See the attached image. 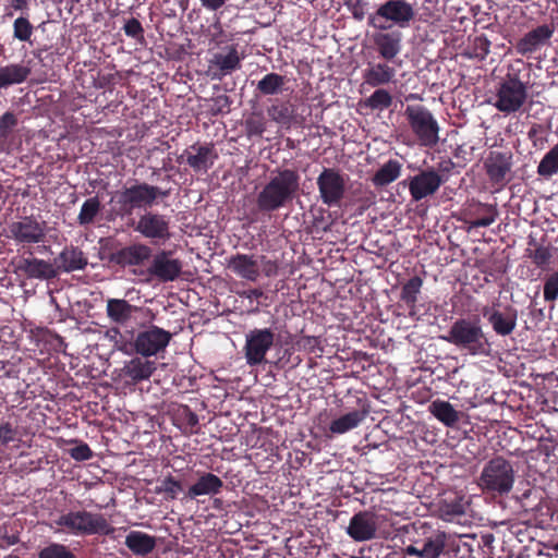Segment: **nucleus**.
Listing matches in <instances>:
<instances>
[{
    "instance_id": "f704fd0d",
    "label": "nucleus",
    "mask_w": 558,
    "mask_h": 558,
    "mask_svg": "<svg viewBox=\"0 0 558 558\" xmlns=\"http://www.w3.org/2000/svg\"><path fill=\"white\" fill-rule=\"evenodd\" d=\"M402 170V165L396 159H389L373 175L372 182L375 186H386L396 181Z\"/></svg>"
},
{
    "instance_id": "72a5a7b5",
    "label": "nucleus",
    "mask_w": 558,
    "mask_h": 558,
    "mask_svg": "<svg viewBox=\"0 0 558 558\" xmlns=\"http://www.w3.org/2000/svg\"><path fill=\"white\" fill-rule=\"evenodd\" d=\"M366 411L354 410L349 412L336 420H333L329 425V430L332 434H344L355 427H357L366 417Z\"/></svg>"
},
{
    "instance_id": "5fc2aeb1",
    "label": "nucleus",
    "mask_w": 558,
    "mask_h": 558,
    "mask_svg": "<svg viewBox=\"0 0 558 558\" xmlns=\"http://www.w3.org/2000/svg\"><path fill=\"white\" fill-rule=\"evenodd\" d=\"M123 31L128 37H131L140 43L144 41V28L137 19L132 17L128 20L123 26Z\"/></svg>"
},
{
    "instance_id": "a878e982",
    "label": "nucleus",
    "mask_w": 558,
    "mask_h": 558,
    "mask_svg": "<svg viewBox=\"0 0 558 558\" xmlns=\"http://www.w3.org/2000/svg\"><path fill=\"white\" fill-rule=\"evenodd\" d=\"M225 484L222 480L214 473L203 472L197 481L192 484L186 493V497L195 499L199 496H215L221 493Z\"/></svg>"
},
{
    "instance_id": "9d476101",
    "label": "nucleus",
    "mask_w": 558,
    "mask_h": 558,
    "mask_svg": "<svg viewBox=\"0 0 558 558\" xmlns=\"http://www.w3.org/2000/svg\"><path fill=\"white\" fill-rule=\"evenodd\" d=\"M277 335L271 328H254L245 335L243 348L246 363L250 366L266 362L267 352L274 347Z\"/></svg>"
},
{
    "instance_id": "09e8293b",
    "label": "nucleus",
    "mask_w": 558,
    "mask_h": 558,
    "mask_svg": "<svg viewBox=\"0 0 558 558\" xmlns=\"http://www.w3.org/2000/svg\"><path fill=\"white\" fill-rule=\"evenodd\" d=\"M178 418L185 425V432L197 433L199 420L197 414L189 405L179 409Z\"/></svg>"
},
{
    "instance_id": "680f3d73",
    "label": "nucleus",
    "mask_w": 558,
    "mask_h": 558,
    "mask_svg": "<svg viewBox=\"0 0 558 558\" xmlns=\"http://www.w3.org/2000/svg\"><path fill=\"white\" fill-rule=\"evenodd\" d=\"M442 511L452 518L459 517L465 512L464 505L462 502L447 504L445 505Z\"/></svg>"
},
{
    "instance_id": "b1692460",
    "label": "nucleus",
    "mask_w": 558,
    "mask_h": 558,
    "mask_svg": "<svg viewBox=\"0 0 558 558\" xmlns=\"http://www.w3.org/2000/svg\"><path fill=\"white\" fill-rule=\"evenodd\" d=\"M373 43L379 56L387 60H393L401 51L402 35L398 31H379L373 34Z\"/></svg>"
},
{
    "instance_id": "49530a36",
    "label": "nucleus",
    "mask_w": 558,
    "mask_h": 558,
    "mask_svg": "<svg viewBox=\"0 0 558 558\" xmlns=\"http://www.w3.org/2000/svg\"><path fill=\"white\" fill-rule=\"evenodd\" d=\"M478 211H483L484 215L470 220V228L488 227L495 222L498 211L494 205L480 204Z\"/></svg>"
},
{
    "instance_id": "2eb2a0df",
    "label": "nucleus",
    "mask_w": 558,
    "mask_h": 558,
    "mask_svg": "<svg viewBox=\"0 0 558 558\" xmlns=\"http://www.w3.org/2000/svg\"><path fill=\"white\" fill-rule=\"evenodd\" d=\"M218 154L213 143L204 145L195 143L189 146L183 153L178 156L179 163L185 162L195 172L206 173L215 163Z\"/></svg>"
},
{
    "instance_id": "423d86ee",
    "label": "nucleus",
    "mask_w": 558,
    "mask_h": 558,
    "mask_svg": "<svg viewBox=\"0 0 558 558\" xmlns=\"http://www.w3.org/2000/svg\"><path fill=\"white\" fill-rule=\"evenodd\" d=\"M415 17L414 7L405 0H387L368 15L367 24L378 31H387L393 25L405 28Z\"/></svg>"
},
{
    "instance_id": "e433bc0d",
    "label": "nucleus",
    "mask_w": 558,
    "mask_h": 558,
    "mask_svg": "<svg viewBox=\"0 0 558 558\" xmlns=\"http://www.w3.org/2000/svg\"><path fill=\"white\" fill-rule=\"evenodd\" d=\"M19 269L29 278H50L54 275L51 265L38 258H24L21 260Z\"/></svg>"
},
{
    "instance_id": "79ce46f5",
    "label": "nucleus",
    "mask_w": 558,
    "mask_h": 558,
    "mask_svg": "<svg viewBox=\"0 0 558 558\" xmlns=\"http://www.w3.org/2000/svg\"><path fill=\"white\" fill-rule=\"evenodd\" d=\"M101 203L98 196L87 198L80 210L77 222L80 226H89L94 223L95 218L100 213Z\"/></svg>"
},
{
    "instance_id": "a18cd8bd",
    "label": "nucleus",
    "mask_w": 558,
    "mask_h": 558,
    "mask_svg": "<svg viewBox=\"0 0 558 558\" xmlns=\"http://www.w3.org/2000/svg\"><path fill=\"white\" fill-rule=\"evenodd\" d=\"M471 555V547L461 539L447 536L446 547L442 558H469Z\"/></svg>"
},
{
    "instance_id": "37998d69",
    "label": "nucleus",
    "mask_w": 558,
    "mask_h": 558,
    "mask_svg": "<svg viewBox=\"0 0 558 558\" xmlns=\"http://www.w3.org/2000/svg\"><path fill=\"white\" fill-rule=\"evenodd\" d=\"M393 98L391 94L384 88H377L369 97L362 101L364 108L371 110H386L392 105Z\"/></svg>"
},
{
    "instance_id": "4be33fe9",
    "label": "nucleus",
    "mask_w": 558,
    "mask_h": 558,
    "mask_svg": "<svg viewBox=\"0 0 558 558\" xmlns=\"http://www.w3.org/2000/svg\"><path fill=\"white\" fill-rule=\"evenodd\" d=\"M555 32L554 25H539L527 32L515 45L517 52L525 56L536 51L553 37Z\"/></svg>"
},
{
    "instance_id": "5701e85b",
    "label": "nucleus",
    "mask_w": 558,
    "mask_h": 558,
    "mask_svg": "<svg viewBox=\"0 0 558 558\" xmlns=\"http://www.w3.org/2000/svg\"><path fill=\"white\" fill-rule=\"evenodd\" d=\"M229 269L238 277L255 282L260 275L259 264L255 255L238 253L228 262Z\"/></svg>"
},
{
    "instance_id": "20e7f679",
    "label": "nucleus",
    "mask_w": 558,
    "mask_h": 558,
    "mask_svg": "<svg viewBox=\"0 0 558 558\" xmlns=\"http://www.w3.org/2000/svg\"><path fill=\"white\" fill-rule=\"evenodd\" d=\"M445 339L473 356H488L492 352V343L483 331L478 318H458Z\"/></svg>"
},
{
    "instance_id": "8fccbe9b",
    "label": "nucleus",
    "mask_w": 558,
    "mask_h": 558,
    "mask_svg": "<svg viewBox=\"0 0 558 558\" xmlns=\"http://www.w3.org/2000/svg\"><path fill=\"white\" fill-rule=\"evenodd\" d=\"M33 25L28 19L20 16L13 23V35L21 41H28L33 34Z\"/></svg>"
},
{
    "instance_id": "6ab92c4d",
    "label": "nucleus",
    "mask_w": 558,
    "mask_h": 558,
    "mask_svg": "<svg viewBox=\"0 0 558 558\" xmlns=\"http://www.w3.org/2000/svg\"><path fill=\"white\" fill-rule=\"evenodd\" d=\"M377 529V514L368 510H363L351 517L345 532L355 542H366L376 537Z\"/></svg>"
},
{
    "instance_id": "473e14b6",
    "label": "nucleus",
    "mask_w": 558,
    "mask_h": 558,
    "mask_svg": "<svg viewBox=\"0 0 558 558\" xmlns=\"http://www.w3.org/2000/svg\"><path fill=\"white\" fill-rule=\"evenodd\" d=\"M269 119L280 125L290 126L295 117V107L289 100L272 99L267 108Z\"/></svg>"
},
{
    "instance_id": "cd10ccee",
    "label": "nucleus",
    "mask_w": 558,
    "mask_h": 558,
    "mask_svg": "<svg viewBox=\"0 0 558 558\" xmlns=\"http://www.w3.org/2000/svg\"><path fill=\"white\" fill-rule=\"evenodd\" d=\"M157 369L154 361L136 356L125 363L123 374L134 383L147 380Z\"/></svg>"
},
{
    "instance_id": "052dcab7",
    "label": "nucleus",
    "mask_w": 558,
    "mask_h": 558,
    "mask_svg": "<svg viewBox=\"0 0 558 558\" xmlns=\"http://www.w3.org/2000/svg\"><path fill=\"white\" fill-rule=\"evenodd\" d=\"M544 131V126L538 123H534L527 132V137L532 142L534 147H543L545 138L541 136Z\"/></svg>"
},
{
    "instance_id": "393cba45",
    "label": "nucleus",
    "mask_w": 558,
    "mask_h": 558,
    "mask_svg": "<svg viewBox=\"0 0 558 558\" xmlns=\"http://www.w3.org/2000/svg\"><path fill=\"white\" fill-rule=\"evenodd\" d=\"M54 264L63 272H73L85 269L88 258L80 247L69 245L54 258Z\"/></svg>"
},
{
    "instance_id": "f8f14e48",
    "label": "nucleus",
    "mask_w": 558,
    "mask_h": 558,
    "mask_svg": "<svg viewBox=\"0 0 558 558\" xmlns=\"http://www.w3.org/2000/svg\"><path fill=\"white\" fill-rule=\"evenodd\" d=\"M447 536L442 531L426 529L422 537L404 548V553L416 558H442Z\"/></svg>"
},
{
    "instance_id": "a19ab883",
    "label": "nucleus",
    "mask_w": 558,
    "mask_h": 558,
    "mask_svg": "<svg viewBox=\"0 0 558 558\" xmlns=\"http://www.w3.org/2000/svg\"><path fill=\"white\" fill-rule=\"evenodd\" d=\"M530 245H534V250H526L527 257L531 258L532 263L541 269H546L553 258V247L550 245H543L536 243L534 240L530 242Z\"/></svg>"
},
{
    "instance_id": "603ef678",
    "label": "nucleus",
    "mask_w": 558,
    "mask_h": 558,
    "mask_svg": "<svg viewBox=\"0 0 558 558\" xmlns=\"http://www.w3.org/2000/svg\"><path fill=\"white\" fill-rule=\"evenodd\" d=\"M433 168H434V173H436L440 178L441 184H444L451 177V174L456 168V163L449 157H440L436 163V167H433Z\"/></svg>"
},
{
    "instance_id": "f3484780",
    "label": "nucleus",
    "mask_w": 558,
    "mask_h": 558,
    "mask_svg": "<svg viewBox=\"0 0 558 558\" xmlns=\"http://www.w3.org/2000/svg\"><path fill=\"white\" fill-rule=\"evenodd\" d=\"M407 184L413 202H420L426 197L434 195L442 185L440 178L434 173V168L421 170L417 174L410 177Z\"/></svg>"
},
{
    "instance_id": "39448f33",
    "label": "nucleus",
    "mask_w": 558,
    "mask_h": 558,
    "mask_svg": "<svg viewBox=\"0 0 558 558\" xmlns=\"http://www.w3.org/2000/svg\"><path fill=\"white\" fill-rule=\"evenodd\" d=\"M529 98L527 83L522 82L518 73H507L496 85L490 104L508 116L521 111Z\"/></svg>"
},
{
    "instance_id": "864d4df0",
    "label": "nucleus",
    "mask_w": 558,
    "mask_h": 558,
    "mask_svg": "<svg viewBox=\"0 0 558 558\" xmlns=\"http://www.w3.org/2000/svg\"><path fill=\"white\" fill-rule=\"evenodd\" d=\"M245 130L248 136H262L266 131V122L259 114H253L245 121Z\"/></svg>"
},
{
    "instance_id": "69168bd1",
    "label": "nucleus",
    "mask_w": 558,
    "mask_h": 558,
    "mask_svg": "<svg viewBox=\"0 0 558 558\" xmlns=\"http://www.w3.org/2000/svg\"><path fill=\"white\" fill-rule=\"evenodd\" d=\"M3 544H0V548H7L9 546H13L20 542V538L15 534H5L1 537Z\"/></svg>"
},
{
    "instance_id": "6e6d98bb",
    "label": "nucleus",
    "mask_w": 558,
    "mask_h": 558,
    "mask_svg": "<svg viewBox=\"0 0 558 558\" xmlns=\"http://www.w3.org/2000/svg\"><path fill=\"white\" fill-rule=\"evenodd\" d=\"M490 52V41L485 36L474 38L472 54L478 60H484Z\"/></svg>"
},
{
    "instance_id": "f03ea898",
    "label": "nucleus",
    "mask_w": 558,
    "mask_h": 558,
    "mask_svg": "<svg viewBox=\"0 0 558 558\" xmlns=\"http://www.w3.org/2000/svg\"><path fill=\"white\" fill-rule=\"evenodd\" d=\"M301 175L291 168L271 171L268 181L256 195V206L260 213H274L288 206L300 191Z\"/></svg>"
},
{
    "instance_id": "a211bd4d",
    "label": "nucleus",
    "mask_w": 558,
    "mask_h": 558,
    "mask_svg": "<svg viewBox=\"0 0 558 558\" xmlns=\"http://www.w3.org/2000/svg\"><path fill=\"white\" fill-rule=\"evenodd\" d=\"M170 251H159L153 256L147 272L160 282H170L177 280L182 271V262L171 257Z\"/></svg>"
},
{
    "instance_id": "dca6fc26",
    "label": "nucleus",
    "mask_w": 558,
    "mask_h": 558,
    "mask_svg": "<svg viewBox=\"0 0 558 558\" xmlns=\"http://www.w3.org/2000/svg\"><path fill=\"white\" fill-rule=\"evenodd\" d=\"M513 166L511 150H490L484 161V169L489 181L495 185L504 186L509 182L508 175Z\"/></svg>"
},
{
    "instance_id": "13d9d810",
    "label": "nucleus",
    "mask_w": 558,
    "mask_h": 558,
    "mask_svg": "<svg viewBox=\"0 0 558 558\" xmlns=\"http://www.w3.org/2000/svg\"><path fill=\"white\" fill-rule=\"evenodd\" d=\"M70 456L76 461H86L93 457V451L85 442H80L74 448L70 449Z\"/></svg>"
},
{
    "instance_id": "0eeeda50",
    "label": "nucleus",
    "mask_w": 558,
    "mask_h": 558,
    "mask_svg": "<svg viewBox=\"0 0 558 558\" xmlns=\"http://www.w3.org/2000/svg\"><path fill=\"white\" fill-rule=\"evenodd\" d=\"M54 524L73 535H109L113 532V527L102 514L86 510L64 513L54 521Z\"/></svg>"
},
{
    "instance_id": "c9c22d12",
    "label": "nucleus",
    "mask_w": 558,
    "mask_h": 558,
    "mask_svg": "<svg viewBox=\"0 0 558 558\" xmlns=\"http://www.w3.org/2000/svg\"><path fill=\"white\" fill-rule=\"evenodd\" d=\"M423 286V279L418 276L410 278L401 288L400 300L407 305L410 315L416 312L418 294Z\"/></svg>"
},
{
    "instance_id": "58836bf2",
    "label": "nucleus",
    "mask_w": 558,
    "mask_h": 558,
    "mask_svg": "<svg viewBox=\"0 0 558 558\" xmlns=\"http://www.w3.org/2000/svg\"><path fill=\"white\" fill-rule=\"evenodd\" d=\"M430 413L446 426H454L459 422V412L444 400H435L429 405Z\"/></svg>"
},
{
    "instance_id": "4468645a",
    "label": "nucleus",
    "mask_w": 558,
    "mask_h": 558,
    "mask_svg": "<svg viewBox=\"0 0 558 558\" xmlns=\"http://www.w3.org/2000/svg\"><path fill=\"white\" fill-rule=\"evenodd\" d=\"M10 236L23 246L44 243L47 233V223L34 216L22 217L9 226Z\"/></svg>"
},
{
    "instance_id": "c756f323",
    "label": "nucleus",
    "mask_w": 558,
    "mask_h": 558,
    "mask_svg": "<svg viewBox=\"0 0 558 558\" xmlns=\"http://www.w3.org/2000/svg\"><path fill=\"white\" fill-rule=\"evenodd\" d=\"M395 75L396 70L392 66L387 63L379 62L369 64V66L364 71L363 78L365 84L372 87H378L392 82Z\"/></svg>"
},
{
    "instance_id": "c85d7f7f",
    "label": "nucleus",
    "mask_w": 558,
    "mask_h": 558,
    "mask_svg": "<svg viewBox=\"0 0 558 558\" xmlns=\"http://www.w3.org/2000/svg\"><path fill=\"white\" fill-rule=\"evenodd\" d=\"M211 66L216 70L214 76L221 78L241 68V58L235 46H231L227 54L216 53L211 60Z\"/></svg>"
},
{
    "instance_id": "f257e3e1",
    "label": "nucleus",
    "mask_w": 558,
    "mask_h": 558,
    "mask_svg": "<svg viewBox=\"0 0 558 558\" xmlns=\"http://www.w3.org/2000/svg\"><path fill=\"white\" fill-rule=\"evenodd\" d=\"M169 192L156 185L137 180L129 181L120 190H117L110 197L107 219H117L131 222L136 210L147 209L157 204L158 199L168 197Z\"/></svg>"
},
{
    "instance_id": "9b49d317",
    "label": "nucleus",
    "mask_w": 558,
    "mask_h": 558,
    "mask_svg": "<svg viewBox=\"0 0 558 558\" xmlns=\"http://www.w3.org/2000/svg\"><path fill=\"white\" fill-rule=\"evenodd\" d=\"M316 184L323 204L338 207L345 195V178L336 168H324L317 177Z\"/></svg>"
},
{
    "instance_id": "c03bdc74",
    "label": "nucleus",
    "mask_w": 558,
    "mask_h": 558,
    "mask_svg": "<svg viewBox=\"0 0 558 558\" xmlns=\"http://www.w3.org/2000/svg\"><path fill=\"white\" fill-rule=\"evenodd\" d=\"M183 487L180 481L172 475H168L158 482L155 492L163 495L166 500H173L182 492Z\"/></svg>"
},
{
    "instance_id": "bb28decb",
    "label": "nucleus",
    "mask_w": 558,
    "mask_h": 558,
    "mask_svg": "<svg viewBox=\"0 0 558 558\" xmlns=\"http://www.w3.org/2000/svg\"><path fill=\"white\" fill-rule=\"evenodd\" d=\"M137 310L136 306L130 304L124 299H108L106 305L107 317L112 324L118 326H126L133 313Z\"/></svg>"
},
{
    "instance_id": "7ed1b4c3",
    "label": "nucleus",
    "mask_w": 558,
    "mask_h": 558,
    "mask_svg": "<svg viewBox=\"0 0 558 558\" xmlns=\"http://www.w3.org/2000/svg\"><path fill=\"white\" fill-rule=\"evenodd\" d=\"M515 483V471L513 463L502 456H495L482 468L476 481L483 494L490 497L508 496Z\"/></svg>"
},
{
    "instance_id": "aec40b11",
    "label": "nucleus",
    "mask_w": 558,
    "mask_h": 558,
    "mask_svg": "<svg viewBox=\"0 0 558 558\" xmlns=\"http://www.w3.org/2000/svg\"><path fill=\"white\" fill-rule=\"evenodd\" d=\"M482 314L498 336H509L517 327L518 311L511 305H507L504 311L495 306H485Z\"/></svg>"
},
{
    "instance_id": "de8ad7c7",
    "label": "nucleus",
    "mask_w": 558,
    "mask_h": 558,
    "mask_svg": "<svg viewBox=\"0 0 558 558\" xmlns=\"http://www.w3.org/2000/svg\"><path fill=\"white\" fill-rule=\"evenodd\" d=\"M38 558H76L72 550L65 545L59 543H50L41 548Z\"/></svg>"
},
{
    "instance_id": "e2e57ef3",
    "label": "nucleus",
    "mask_w": 558,
    "mask_h": 558,
    "mask_svg": "<svg viewBox=\"0 0 558 558\" xmlns=\"http://www.w3.org/2000/svg\"><path fill=\"white\" fill-rule=\"evenodd\" d=\"M230 105H231V100H230L229 96H227V95H219L216 98H214V106L216 107L217 112H221L225 109H227V111H228Z\"/></svg>"
},
{
    "instance_id": "0e129e2a",
    "label": "nucleus",
    "mask_w": 558,
    "mask_h": 558,
    "mask_svg": "<svg viewBox=\"0 0 558 558\" xmlns=\"http://www.w3.org/2000/svg\"><path fill=\"white\" fill-rule=\"evenodd\" d=\"M202 5L208 10L216 11L225 5L227 0H199Z\"/></svg>"
},
{
    "instance_id": "412c9836",
    "label": "nucleus",
    "mask_w": 558,
    "mask_h": 558,
    "mask_svg": "<svg viewBox=\"0 0 558 558\" xmlns=\"http://www.w3.org/2000/svg\"><path fill=\"white\" fill-rule=\"evenodd\" d=\"M153 256L150 246L144 243H134L117 250L110 254L109 260L122 268L142 266Z\"/></svg>"
},
{
    "instance_id": "7c9ffc66",
    "label": "nucleus",
    "mask_w": 558,
    "mask_h": 558,
    "mask_svg": "<svg viewBox=\"0 0 558 558\" xmlns=\"http://www.w3.org/2000/svg\"><path fill=\"white\" fill-rule=\"evenodd\" d=\"M32 70L23 63H10L0 68V89L24 83Z\"/></svg>"
},
{
    "instance_id": "4d7b16f0",
    "label": "nucleus",
    "mask_w": 558,
    "mask_h": 558,
    "mask_svg": "<svg viewBox=\"0 0 558 558\" xmlns=\"http://www.w3.org/2000/svg\"><path fill=\"white\" fill-rule=\"evenodd\" d=\"M17 124L14 113L8 111L0 118V138H7L12 129Z\"/></svg>"
},
{
    "instance_id": "774afa93",
    "label": "nucleus",
    "mask_w": 558,
    "mask_h": 558,
    "mask_svg": "<svg viewBox=\"0 0 558 558\" xmlns=\"http://www.w3.org/2000/svg\"><path fill=\"white\" fill-rule=\"evenodd\" d=\"M211 27L215 29V33H213V35H211V39L217 43H221V40H219V37L223 34V28H222L221 23L219 21H217L216 23L213 24Z\"/></svg>"
},
{
    "instance_id": "ea45409f",
    "label": "nucleus",
    "mask_w": 558,
    "mask_h": 558,
    "mask_svg": "<svg viewBox=\"0 0 558 558\" xmlns=\"http://www.w3.org/2000/svg\"><path fill=\"white\" fill-rule=\"evenodd\" d=\"M536 172L544 179H549L558 173V143L544 155Z\"/></svg>"
},
{
    "instance_id": "3c124183",
    "label": "nucleus",
    "mask_w": 558,
    "mask_h": 558,
    "mask_svg": "<svg viewBox=\"0 0 558 558\" xmlns=\"http://www.w3.org/2000/svg\"><path fill=\"white\" fill-rule=\"evenodd\" d=\"M543 294L546 302H555L558 299V270L546 277Z\"/></svg>"
},
{
    "instance_id": "338daca9",
    "label": "nucleus",
    "mask_w": 558,
    "mask_h": 558,
    "mask_svg": "<svg viewBox=\"0 0 558 558\" xmlns=\"http://www.w3.org/2000/svg\"><path fill=\"white\" fill-rule=\"evenodd\" d=\"M277 270H278V267L275 262H270V260L266 262V264L264 266V272L267 277H271V276L276 275Z\"/></svg>"
},
{
    "instance_id": "1a4fd4ad",
    "label": "nucleus",
    "mask_w": 558,
    "mask_h": 558,
    "mask_svg": "<svg viewBox=\"0 0 558 558\" xmlns=\"http://www.w3.org/2000/svg\"><path fill=\"white\" fill-rule=\"evenodd\" d=\"M126 226L138 232L153 244H163L171 239L170 219L156 211H145L138 220L131 219Z\"/></svg>"
},
{
    "instance_id": "ddd939ff",
    "label": "nucleus",
    "mask_w": 558,
    "mask_h": 558,
    "mask_svg": "<svg viewBox=\"0 0 558 558\" xmlns=\"http://www.w3.org/2000/svg\"><path fill=\"white\" fill-rule=\"evenodd\" d=\"M171 338L170 331L151 325L147 329L138 331L131 345L141 356L150 357L163 352Z\"/></svg>"
},
{
    "instance_id": "bf43d9fd",
    "label": "nucleus",
    "mask_w": 558,
    "mask_h": 558,
    "mask_svg": "<svg viewBox=\"0 0 558 558\" xmlns=\"http://www.w3.org/2000/svg\"><path fill=\"white\" fill-rule=\"evenodd\" d=\"M16 428L10 422L0 423V442L8 445L15 440Z\"/></svg>"
},
{
    "instance_id": "4c0bfd02",
    "label": "nucleus",
    "mask_w": 558,
    "mask_h": 558,
    "mask_svg": "<svg viewBox=\"0 0 558 558\" xmlns=\"http://www.w3.org/2000/svg\"><path fill=\"white\" fill-rule=\"evenodd\" d=\"M287 77L276 73L269 72L258 81L256 90L262 96H274L283 92V86L287 83Z\"/></svg>"
},
{
    "instance_id": "2f4dec72",
    "label": "nucleus",
    "mask_w": 558,
    "mask_h": 558,
    "mask_svg": "<svg viewBox=\"0 0 558 558\" xmlns=\"http://www.w3.org/2000/svg\"><path fill=\"white\" fill-rule=\"evenodd\" d=\"M124 544L134 555L146 556L155 549L156 537L141 531H131Z\"/></svg>"
},
{
    "instance_id": "6e6552de",
    "label": "nucleus",
    "mask_w": 558,
    "mask_h": 558,
    "mask_svg": "<svg viewBox=\"0 0 558 558\" xmlns=\"http://www.w3.org/2000/svg\"><path fill=\"white\" fill-rule=\"evenodd\" d=\"M404 116L420 146L433 148L438 144L440 128L428 108L422 105H409Z\"/></svg>"
}]
</instances>
